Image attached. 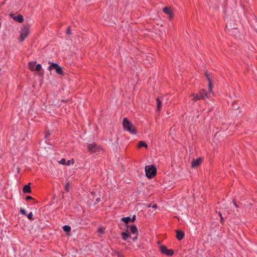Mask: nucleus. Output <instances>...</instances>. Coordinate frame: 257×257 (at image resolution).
<instances>
[{"mask_svg": "<svg viewBox=\"0 0 257 257\" xmlns=\"http://www.w3.org/2000/svg\"><path fill=\"white\" fill-rule=\"evenodd\" d=\"M122 126L124 130L132 134H136L137 133L136 129L133 125V124L126 117H124L123 119Z\"/></svg>", "mask_w": 257, "mask_h": 257, "instance_id": "obj_1", "label": "nucleus"}, {"mask_svg": "<svg viewBox=\"0 0 257 257\" xmlns=\"http://www.w3.org/2000/svg\"><path fill=\"white\" fill-rule=\"evenodd\" d=\"M190 97L191 98L192 101L196 102L200 99H204L205 98H208V94L206 92L205 90L201 89L199 91L198 93L191 94Z\"/></svg>", "mask_w": 257, "mask_h": 257, "instance_id": "obj_2", "label": "nucleus"}, {"mask_svg": "<svg viewBox=\"0 0 257 257\" xmlns=\"http://www.w3.org/2000/svg\"><path fill=\"white\" fill-rule=\"evenodd\" d=\"M20 33L19 40L23 42L29 36L30 34V27L28 26H23L21 28Z\"/></svg>", "mask_w": 257, "mask_h": 257, "instance_id": "obj_3", "label": "nucleus"}, {"mask_svg": "<svg viewBox=\"0 0 257 257\" xmlns=\"http://www.w3.org/2000/svg\"><path fill=\"white\" fill-rule=\"evenodd\" d=\"M146 176L151 179L153 178L157 173V169L153 165H149L145 167Z\"/></svg>", "mask_w": 257, "mask_h": 257, "instance_id": "obj_4", "label": "nucleus"}, {"mask_svg": "<svg viewBox=\"0 0 257 257\" xmlns=\"http://www.w3.org/2000/svg\"><path fill=\"white\" fill-rule=\"evenodd\" d=\"M87 148L89 152L91 153H97L98 154L100 151L102 150L101 146L97 145L96 143H93L92 144H88L87 145Z\"/></svg>", "mask_w": 257, "mask_h": 257, "instance_id": "obj_5", "label": "nucleus"}, {"mask_svg": "<svg viewBox=\"0 0 257 257\" xmlns=\"http://www.w3.org/2000/svg\"><path fill=\"white\" fill-rule=\"evenodd\" d=\"M53 69H55L56 73L58 74L62 75H64V72L63 71L62 68L60 67L58 64L53 62L51 63L48 67V70L49 71H51Z\"/></svg>", "mask_w": 257, "mask_h": 257, "instance_id": "obj_6", "label": "nucleus"}, {"mask_svg": "<svg viewBox=\"0 0 257 257\" xmlns=\"http://www.w3.org/2000/svg\"><path fill=\"white\" fill-rule=\"evenodd\" d=\"M36 61H31L28 63L29 68L31 71H40L42 69V66L40 64H37Z\"/></svg>", "mask_w": 257, "mask_h": 257, "instance_id": "obj_7", "label": "nucleus"}, {"mask_svg": "<svg viewBox=\"0 0 257 257\" xmlns=\"http://www.w3.org/2000/svg\"><path fill=\"white\" fill-rule=\"evenodd\" d=\"M160 250L161 252L167 255H172L174 253V251L172 249H169L166 246L162 245L160 247Z\"/></svg>", "mask_w": 257, "mask_h": 257, "instance_id": "obj_8", "label": "nucleus"}, {"mask_svg": "<svg viewBox=\"0 0 257 257\" xmlns=\"http://www.w3.org/2000/svg\"><path fill=\"white\" fill-rule=\"evenodd\" d=\"M11 17L15 21L18 22L20 23H22L24 21V18L22 15L19 14L17 16H15L14 14H11Z\"/></svg>", "mask_w": 257, "mask_h": 257, "instance_id": "obj_9", "label": "nucleus"}, {"mask_svg": "<svg viewBox=\"0 0 257 257\" xmlns=\"http://www.w3.org/2000/svg\"><path fill=\"white\" fill-rule=\"evenodd\" d=\"M163 11L165 14L168 15L170 20H171L173 18L174 14L171 8L165 7L163 8Z\"/></svg>", "mask_w": 257, "mask_h": 257, "instance_id": "obj_10", "label": "nucleus"}, {"mask_svg": "<svg viewBox=\"0 0 257 257\" xmlns=\"http://www.w3.org/2000/svg\"><path fill=\"white\" fill-rule=\"evenodd\" d=\"M202 159L198 158L196 160H194L191 163V167L192 168H195L199 166L202 163Z\"/></svg>", "mask_w": 257, "mask_h": 257, "instance_id": "obj_11", "label": "nucleus"}, {"mask_svg": "<svg viewBox=\"0 0 257 257\" xmlns=\"http://www.w3.org/2000/svg\"><path fill=\"white\" fill-rule=\"evenodd\" d=\"M176 238L178 240H181L185 236L184 232L181 230H176Z\"/></svg>", "mask_w": 257, "mask_h": 257, "instance_id": "obj_12", "label": "nucleus"}, {"mask_svg": "<svg viewBox=\"0 0 257 257\" xmlns=\"http://www.w3.org/2000/svg\"><path fill=\"white\" fill-rule=\"evenodd\" d=\"M205 75L207 80L209 81V90L210 92H211L212 91V84L210 80V75L208 74L207 72H206Z\"/></svg>", "mask_w": 257, "mask_h": 257, "instance_id": "obj_13", "label": "nucleus"}, {"mask_svg": "<svg viewBox=\"0 0 257 257\" xmlns=\"http://www.w3.org/2000/svg\"><path fill=\"white\" fill-rule=\"evenodd\" d=\"M23 192L26 193H30L31 192V187L29 185H26L23 188Z\"/></svg>", "mask_w": 257, "mask_h": 257, "instance_id": "obj_14", "label": "nucleus"}, {"mask_svg": "<svg viewBox=\"0 0 257 257\" xmlns=\"http://www.w3.org/2000/svg\"><path fill=\"white\" fill-rule=\"evenodd\" d=\"M130 231L133 234H137L138 233V228L136 225H132L130 227Z\"/></svg>", "mask_w": 257, "mask_h": 257, "instance_id": "obj_15", "label": "nucleus"}, {"mask_svg": "<svg viewBox=\"0 0 257 257\" xmlns=\"http://www.w3.org/2000/svg\"><path fill=\"white\" fill-rule=\"evenodd\" d=\"M121 237L122 239L124 240H126L130 236L129 233L126 232H121Z\"/></svg>", "mask_w": 257, "mask_h": 257, "instance_id": "obj_16", "label": "nucleus"}, {"mask_svg": "<svg viewBox=\"0 0 257 257\" xmlns=\"http://www.w3.org/2000/svg\"><path fill=\"white\" fill-rule=\"evenodd\" d=\"M138 147L139 148H141L142 147H145L146 148H147L148 145L145 142L141 141L139 142Z\"/></svg>", "mask_w": 257, "mask_h": 257, "instance_id": "obj_17", "label": "nucleus"}, {"mask_svg": "<svg viewBox=\"0 0 257 257\" xmlns=\"http://www.w3.org/2000/svg\"><path fill=\"white\" fill-rule=\"evenodd\" d=\"M121 220L124 222L125 224H127L131 222V218L130 217H122Z\"/></svg>", "mask_w": 257, "mask_h": 257, "instance_id": "obj_18", "label": "nucleus"}, {"mask_svg": "<svg viewBox=\"0 0 257 257\" xmlns=\"http://www.w3.org/2000/svg\"><path fill=\"white\" fill-rule=\"evenodd\" d=\"M156 101L157 103V110L158 111H160L162 106V102L159 98H157Z\"/></svg>", "mask_w": 257, "mask_h": 257, "instance_id": "obj_19", "label": "nucleus"}, {"mask_svg": "<svg viewBox=\"0 0 257 257\" xmlns=\"http://www.w3.org/2000/svg\"><path fill=\"white\" fill-rule=\"evenodd\" d=\"M63 230L67 232H70L71 230V227L69 225H64L63 226Z\"/></svg>", "mask_w": 257, "mask_h": 257, "instance_id": "obj_20", "label": "nucleus"}, {"mask_svg": "<svg viewBox=\"0 0 257 257\" xmlns=\"http://www.w3.org/2000/svg\"><path fill=\"white\" fill-rule=\"evenodd\" d=\"M33 213L32 212H30L28 214H27V216L28 218L30 220H34V218H33Z\"/></svg>", "mask_w": 257, "mask_h": 257, "instance_id": "obj_21", "label": "nucleus"}, {"mask_svg": "<svg viewBox=\"0 0 257 257\" xmlns=\"http://www.w3.org/2000/svg\"><path fill=\"white\" fill-rule=\"evenodd\" d=\"M73 164H74V160L73 159L68 160L66 162V165H67V166H69L70 165Z\"/></svg>", "mask_w": 257, "mask_h": 257, "instance_id": "obj_22", "label": "nucleus"}, {"mask_svg": "<svg viewBox=\"0 0 257 257\" xmlns=\"http://www.w3.org/2000/svg\"><path fill=\"white\" fill-rule=\"evenodd\" d=\"M59 163L62 165H66V160L64 158L62 159L60 161Z\"/></svg>", "mask_w": 257, "mask_h": 257, "instance_id": "obj_23", "label": "nucleus"}, {"mask_svg": "<svg viewBox=\"0 0 257 257\" xmlns=\"http://www.w3.org/2000/svg\"><path fill=\"white\" fill-rule=\"evenodd\" d=\"M20 212L21 214H22L24 215H27L26 211L24 208H21Z\"/></svg>", "mask_w": 257, "mask_h": 257, "instance_id": "obj_24", "label": "nucleus"}, {"mask_svg": "<svg viewBox=\"0 0 257 257\" xmlns=\"http://www.w3.org/2000/svg\"><path fill=\"white\" fill-rule=\"evenodd\" d=\"M67 34L69 35L71 34V29L70 27H69L67 30Z\"/></svg>", "mask_w": 257, "mask_h": 257, "instance_id": "obj_25", "label": "nucleus"}, {"mask_svg": "<svg viewBox=\"0 0 257 257\" xmlns=\"http://www.w3.org/2000/svg\"><path fill=\"white\" fill-rule=\"evenodd\" d=\"M30 199H33V198L30 196H28L26 197V200L28 201Z\"/></svg>", "mask_w": 257, "mask_h": 257, "instance_id": "obj_26", "label": "nucleus"}, {"mask_svg": "<svg viewBox=\"0 0 257 257\" xmlns=\"http://www.w3.org/2000/svg\"><path fill=\"white\" fill-rule=\"evenodd\" d=\"M135 219H136V216L134 215L133 218H131V222L135 221Z\"/></svg>", "mask_w": 257, "mask_h": 257, "instance_id": "obj_27", "label": "nucleus"}, {"mask_svg": "<svg viewBox=\"0 0 257 257\" xmlns=\"http://www.w3.org/2000/svg\"><path fill=\"white\" fill-rule=\"evenodd\" d=\"M153 208H157V205L156 204H153V206H152Z\"/></svg>", "mask_w": 257, "mask_h": 257, "instance_id": "obj_28", "label": "nucleus"}, {"mask_svg": "<svg viewBox=\"0 0 257 257\" xmlns=\"http://www.w3.org/2000/svg\"><path fill=\"white\" fill-rule=\"evenodd\" d=\"M233 204L236 207H238V206L237 205L235 202L233 201Z\"/></svg>", "mask_w": 257, "mask_h": 257, "instance_id": "obj_29", "label": "nucleus"}, {"mask_svg": "<svg viewBox=\"0 0 257 257\" xmlns=\"http://www.w3.org/2000/svg\"><path fill=\"white\" fill-rule=\"evenodd\" d=\"M98 231H99V232H101V233H102V232H103V231H102V230L101 228H99V229H98Z\"/></svg>", "mask_w": 257, "mask_h": 257, "instance_id": "obj_30", "label": "nucleus"}, {"mask_svg": "<svg viewBox=\"0 0 257 257\" xmlns=\"http://www.w3.org/2000/svg\"><path fill=\"white\" fill-rule=\"evenodd\" d=\"M68 184L66 185V190L67 191H68Z\"/></svg>", "mask_w": 257, "mask_h": 257, "instance_id": "obj_31", "label": "nucleus"}, {"mask_svg": "<svg viewBox=\"0 0 257 257\" xmlns=\"http://www.w3.org/2000/svg\"><path fill=\"white\" fill-rule=\"evenodd\" d=\"M219 216H220V217H222V214H221V213L220 212H219Z\"/></svg>", "mask_w": 257, "mask_h": 257, "instance_id": "obj_32", "label": "nucleus"}, {"mask_svg": "<svg viewBox=\"0 0 257 257\" xmlns=\"http://www.w3.org/2000/svg\"><path fill=\"white\" fill-rule=\"evenodd\" d=\"M137 236H136L135 238H133V240H135L137 239Z\"/></svg>", "mask_w": 257, "mask_h": 257, "instance_id": "obj_33", "label": "nucleus"}, {"mask_svg": "<svg viewBox=\"0 0 257 257\" xmlns=\"http://www.w3.org/2000/svg\"><path fill=\"white\" fill-rule=\"evenodd\" d=\"M148 57H150L152 61H153V59H152V58L151 57V56H148Z\"/></svg>", "mask_w": 257, "mask_h": 257, "instance_id": "obj_34", "label": "nucleus"}, {"mask_svg": "<svg viewBox=\"0 0 257 257\" xmlns=\"http://www.w3.org/2000/svg\"><path fill=\"white\" fill-rule=\"evenodd\" d=\"M220 219H221V221H222V220H223V218H222V217H220Z\"/></svg>", "mask_w": 257, "mask_h": 257, "instance_id": "obj_35", "label": "nucleus"}, {"mask_svg": "<svg viewBox=\"0 0 257 257\" xmlns=\"http://www.w3.org/2000/svg\"><path fill=\"white\" fill-rule=\"evenodd\" d=\"M62 101L65 102V101L64 100H62Z\"/></svg>", "mask_w": 257, "mask_h": 257, "instance_id": "obj_36", "label": "nucleus"}, {"mask_svg": "<svg viewBox=\"0 0 257 257\" xmlns=\"http://www.w3.org/2000/svg\"><path fill=\"white\" fill-rule=\"evenodd\" d=\"M48 136V135H47L46 136H45V138H47Z\"/></svg>", "mask_w": 257, "mask_h": 257, "instance_id": "obj_37", "label": "nucleus"}]
</instances>
